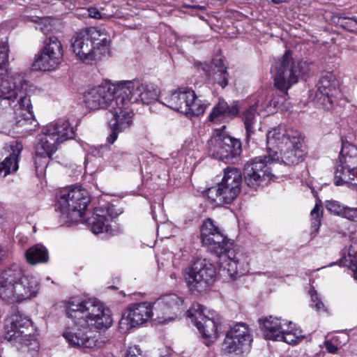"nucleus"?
<instances>
[{
  "mask_svg": "<svg viewBox=\"0 0 357 357\" xmlns=\"http://www.w3.org/2000/svg\"><path fill=\"white\" fill-rule=\"evenodd\" d=\"M228 76L227 71L214 72L213 79L222 88H225L228 84Z\"/></svg>",
  "mask_w": 357,
  "mask_h": 357,
  "instance_id": "37",
  "label": "nucleus"
},
{
  "mask_svg": "<svg viewBox=\"0 0 357 357\" xmlns=\"http://www.w3.org/2000/svg\"><path fill=\"white\" fill-rule=\"evenodd\" d=\"M292 325L291 321H288L280 341H284L289 344H297L304 339L305 335L301 329L295 328Z\"/></svg>",
  "mask_w": 357,
  "mask_h": 357,
  "instance_id": "32",
  "label": "nucleus"
},
{
  "mask_svg": "<svg viewBox=\"0 0 357 357\" xmlns=\"http://www.w3.org/2000/svg\"><path fill=\"white\" fill-rule=\"evenodd\" d=\"M126 153L121 151H117L113 153L109 159V162L111 165L114 167H117L121 165L124 159H125Z\"/></svg>",
  "mask_w": 357,
  "mask_h": 357,
  "instance_id": "40",
  "label": "nucleus"
},
{
  "mask_svg": "<svg viewBox=\"0 0 357 357\" xmlns=\"http://www.w3.org/2000/svg\"><path fill=\"white\" fill-rule=\"evenodd\" d=\"M309 294L310 295L311 307L317 312H326L328 311L327 307L319 298L317 291L312 289L310 290Z\"/></svg>",
  "mask_w": 357,
  "mask_h": 357,
  "instance_id": "35",
  "label": "nucleus"
},
{
  "mask_svg": "<svg viewBox=\"0 0 357 357\" xmlns=\"http://www.w3.org/2000/svg\"><path fill=\"white\" fill-rule=\"evenodd\" d=\"M8 45L0 43V98L13 107L16 128H23L34 121L31 103L27 94L28 84L20 73L8 72Z\"/></svg>",
  "mask_w": 357,
  "mask_h": 357,
  "instance_id": "2",
  "label": "nucleus"
},
{
  "mask_svg": "<svg viewBox=\"0 0 357 357\" xmlns=\"http://www.w3.org/2000/svg\"><path fill=\"white\" fill-rule=\"evenodd\" d=\"M141 355V351L139 348L136 346H132L128 348L126 351V357H139Z\"/></svg>",
  "mask_w": 357,
  "mask_h": 357,
  "instance_id": "46",
  "label": "nucleus"
},
{
  "mask_svg": "<svg viewBox=\"0 0 357 357\" xmlns=\"http://www.w3.org/2000/svg\"><path fill=\"white\" fill-rule=\"evenodd\" d=\"M51 20L47 17L40 18V22L38 24L36 29H40L43 33H46L52 29Z\"/></svg>",
  "mask_w": 357,
  "mask_h": 357,
  "instance_id": "44",
  "label": "nucleus"
},
{
  "mask_svg": "<svg viewBox=\"0 0 357 357\" xmlns=\"http://www.w3.org/2000/svg\"><path fill=\"white\" fill-rule=\"evenodd\" d=\"M344 206L337 201H328L326 204V209L331 213L340 216Z\"/></svg>",
  "mask_w": 357,
  "mask_h": 357,
  "instance_id": "38",
  "label": "nucleus"
},
{
  "mask_svg": "<svg viewBox=\"0 0 357 357\" xmlns=\"http://www.w3.org/2000/svg\"><path fill=\"white\" fill-rule=\"evenodd\" d=\"M273 162L269 151L268 155L256 157L248 161L243 169L246 184L255 190L267 185L273 177L270 167Z\"/></svg>",
  "mask_w": 357,
  "mask_h": 357,
  "instance_id": "15",
  "label": "nucleus"
},
{
  "mask_svg": "<svg viewBox=\"0 0 357 357\" xmlns=\"http://www.w3.org/2000/svg\"><path fill=\"white\" fill-rule=\"evenodd\" d=\"M340 164L335 173V184L340 185L357 179V146L343 143Z\"/></svg>",
  "mask_w": 357,
  "mask_h": 357,
  "instance_id": "18",
  "label": "nucleus"
},
{
  "mask_svg": "<svg viewBox=\"0 0 357 357\" xmlns=\"http://www.w3.org/2000/svg\"><path fill=\"white\" fill-rule=\"evenodd\" d=\"M321 204L320 202H317L310 213L312 227L315 231L318 230L321 225Z\"/></svg>",
  "mask_w": 357,
  "mask_h": 357,
  "instance_id": "36",
  "label": "nucleus"
},
{
  "mask_svg": "<svg viewBox=\"0 0 357 357\" xmlns=\"http://www.w3.org/2000/svg\"><path fill=\"white\" fill-rule=\"evenodd\" d=\"M261 330L267 340L280 341L285 331L288 321L281 318L269 316L259 320Z\"/></svg>",
  "mask_w": 357,
  "mask_h": 357,
  "instance_id": "25",
  "label": "nucleus"
},
{
  "mask_svg": "<svg viewBox=\"0 0 357 357\" xmlns=\"http://www.w3.org/2000/svg\"><path fill=\"white\" fill-rule=\"evenodd\" d=\"M336 81L332 75L322 76L317 84L315 98L317 102L328 107L333 103L332 97L336 91Z\"/></svg>",
  "mask_w": 357,
  "mask_h": 357,
  "instance_id": "26",
  "label": "nucleus"
},
{
  "mask_svg": "<svg viewBox=\"0 0 357 357\" xmlns=\"http://www.w3.org/2000/svg\"><path fill=\"white\" fill-rule=\"evenodd\" d=\"M0 357H1V356L0 355Z\"/></svg>",
  "mask_w": 357,
  "mask_h": 357,
  "instance_id": "52",
  "label": "nucleus"
},
{
  "mask_svg": "<svg viewBox=\"0 0 357 357\" xmlns=\"http://www.w3.org/2000/svg\"><path fill=\"white\" fill-rule=\"evenodd\" d=\"M66 314L74 324L66 328L63 336L74 347H96L98 338L92 329H107L112 324L110 310L96 301L72 298L67 302Z\"/></svg>",
  "mask_w": 357,
  "mask_h": 357,
  "instance_id": "1",
  "label": "nucleus"
},
{
  "mask_svg": "<svg viewBox=\"0 0 357 357\" xmlns=\"http://www.w3.org/2000/svg\"><path fill=\"white\" fill-rule=\"evenodd\" d=\"M25 257L27 262L31 265L47 262L49 258L47 250L41 245H36L29 248Z\"/></svg>",
  "mask_w": 357,
  "mask_h": 357,
  "instance_id": "30",
  "label": "nucleus"
},
{
  "mask_svg": "<svg viewBox=\"0 0 357 357\" xmlns=\"http://www.w3.org/2000/svg\"><path fill=\"white\" fill-rule=\"evenodd\" d=\"M73 137V128L67 120L60 119L47 125L39 135L35 146L36 169L46 168L59 145Z\"/></svg>",
  "mask_w": 357,
  "mask_h": 357,
  "instance_id": "8",
  "label": "nucleus"
},
{
  "mask_svg": "<svg viewBox=\"0 0 357 357\" xmlns=\"http://www.w3.org/2000/svg\"><path fill=\"white\" fill-rule=\"evenodd\" d=\"M111 39L102 29L89 27L76 33L71 40V47L77 59L91 64L110 54Z\"/></svg>",
  "mask_w": 357,
  "mask_h": 357,
  "instance_id": "5",
  "label": "nucleus"
},
{
  "mask_svg": "<svg viewBox=\"0 0 357 357\" xmlns=\"http://www.w3.org/2000/svg\"><path fill=\"white\" fill-rule=\"evenodd\" d=\"M207 147L210 155L221 160L229 161L241 152V142L220 130H215L208 141Z\"/></svg>",
  "mask_w": 357,
  "mask_h": 357,
  "instance_id": "16",
  "label": "nucleus"
},
{
  "mask_svg": "<svg viewBox=\"0 0 357 357\" xmlns=\"http://www.w3.org/2000/svg\"><path fill=\"white\" fill-rule=\"evenodd\" d=\"M39 289L36 278L25 275L14 265L0 274V297L9 303H20L35 297Z\"/></svg>",
  "mask_w": 357,
  "mask_h": 357,
  "instance_id": "6",
  "label": "nucleus"
},
{
  "mask_svg": "<svg viewBox=\"0 0 357 357\" xmlns=\"http://www.w3.org/2000/svg\"><path fill=\"white\" fill-rule=\"evenodd\" d=\"M239 110L236 102L229 105L225 100L220 99L214 106L208 119L211 122L220 123L227 119H234L238 114Z\"/></svg>",
  "mask_w": 357,
  "mask_h": 357,
  "instance_id": "27",
  "label": "nucleus"
},
{
  "mask_svg": "<svg viewBox=\"0 0 357 357\" xmlns=\"http://www.w3.org/2000/svg\"><path fill=\"white\" fill-rule=\"evenodd\" d=\"M201 239L203 245L219 258L233 250L232 242L220 231L211 218L202 225Z\"/></svg>",
  "mask_w": 357,
  "mask_h": 357,
  "instance_id": "17",
  "label": "nucleus"
},
{
  "mask_svg": "<svg viewBox=\"0 0 357 357\" xmlns=\"http://www.w3.org/2000/svg\"><path fill=\"white\" fill-rule=\"evenodd\" d=\"M270 100V96L268 97H264L261 96L253 105H255V107L256 109L260 112H264V114L268 115L266 112V110L263 108L266 107V104L268 103V101Z\"/></svg>",
  "mask_w": 357,
  "mask_h": 357,
  "instance_id": "45",
  "label": "nucleus"
},
{
  "mask_svg": "<svg viewBox=\"0 0 357 357\" xmlns=\"http://www.w3.org/2000/svg\"><path fill=\"white\" fill-rule=\"evenodd\" d=\"M220 275L229 279H236L248 271L247 257L234 250L220 258Z\"/></svg>",
  "mask_w": 357,
  "mask_h": 357,
  "instance_id": "22",
  "label": "nucleus"
},
{
  "mask_svg": "<svg viewBox=\"0 0 357 357\" xmlns=\"http://www.w3.org/2000/svg\"><path fill=\"white\" fill-rule=\"evenodd\" d=\"M242 176L241 172L236 168H227L225 170L223 178L218 185L222 193L224 204H231L241 191Z\"/></svg>",
  "mask_w": 357,
  "mask_h": 357,
  "instance_id": "23",
  "label": "nucleus"
},
{
  "mask_svg": "<svg viewBox=\"0 0 357 357\" xmlns=\"http://www.w3.org/2000/svg\"><path fill=\"white\" fill-rule=\"evenodd\" d=\"M119 83L117 84H105L88 89L84 96L86 107L96 110L106 109L108 110L107 119L109 121L110 134L107 142L113 144L120 132L128 128L132 123L133 113L127 107L123 108L121 104L122 96L119 94Z\"/></svg>",
  "mask_w": 357,
  "mask_h": 357,
  "instance_id": "3",
  "label": "nucleus"
},
{
  "mask_svg": "<svg viewBox=\"0 0 357 357\" xmlns=\"http://www.w3.org/2000/svg\"><path fill=\"white\" fill-rule=\"evenodd\" d=\"M349 22L351 24L354 23L355 24H357V20L354 18H350Z\"/></svg>",
  "mask_w": 357,
  "mask_h": 357,
  "instance_id": "50",
  "label": "nucleus"
},
{
  "mask_svg": "<svg viewBox=\"0 0 357 357\" xmlns=\"http://www.w3.org/2000/svg\"><path fill=\"white\" fill-rule=\"evenodd\" d=\"M266 142L274 161L291 165L303 160L305 150L303 137L298 130L280 125L267 133Z\"/></svg>",
  "mask_w": 357,
  "mask_h": 357,
  "instance_id": "4",
  "label": "nucleus"
},
{
  "mask_svg": "<svg viewBox=\"0 0 357 357\" xmlns=\"http://www.w3.org/2000/svg\"><path fill=\"white\" fill-rule=\"evenodd\" d=\"M341 217L348 219L351 221H357V208H350L344 206V210L340 215Z\"/></svg>",
  "mask_w": 357,
  "mask_h": 357,
  "instance_id": "41",
  "label": "nucleus"
},
{
  "mask_svg": "<svg viewBox=\"0 0 357 357\" xmlns=\"http://www.w3.org/2000/svg\"><path fill=\"white\" fill-rule=\"evenodd\" d=\"M259 114V112L256 109L255 105L250 106L242 114V119L245 125L248 139H250L251 135L254 134L256 130Z\"/></svg>",
  "mask_w": 357,
  "mask_h": 357,
  "instance_id": "29",
  "label": "nucleus"
},
{
  "mask_svg": "<svg viewBox=\"0 0 357 357\" xmlns=\"http://www.w3.org/2000/svg\"><path fill=\"white\" fill-rule=\"evenodd\" d=\"M340 265L347 266L349 268L351 266H357V238H354L351 241V244L347 250V255H344L340 259Z\"/></svg>",
  "mask_w": 357,
  "mask_h": 357,
  "instance_id": "34",
  "label": "nucleus"
},
{
  "mask_svg": "<svg viewBox=\"0 0 357 357\" xmlns=\"http://www.w3.org/2000/svg\"><path fill=\"white\" fill-rule=\"evenodd\" d=\"M185 281L189 289L194 293L208 290L216 278L214 265L206 259L195 261L185 272Z\"/></svg>",
  "mask_w": 357,
  "mask_h": 357,
  "instance_id": "12",
  "label": "nucleus"
},
{
  "mask_svg": "<svg viewBox=\"0 0 357 357\" xmlns=\"http://www.w3.org/2000/svg\"><path fill=\"white\" fill-rule=\"evenodd\" d=\"M154 317L152 305L149 302H141L130 305L123 313L119 321V328L123 333L132 328L141 326Z\"/></svg>",
  "mask_w": 357,
  "mask_h": 357,
  "instance_id": "20",
  "label": "nucleus"
},
{
  "mask_svg": "<svg viewBox=\"0 0 357 357\" xmlns=\"http://www.w3.org/2000/svg\"><path fill=\"white\" fill-rule=\"evenodd\" d=\"M324 344L326 350L331 354H336L339 349L338 347L332 340H326Z\"/></svg>",
  "mask_w": 357,
  "mask_h": 357,
  "instance_id": "47",
  "label": "nucleus"
},
{
  "mask_svg": "<svg viewBox=\"0 0 357 357\" xmlns=\"http://www.w3.org/2000/svg\"><path fill=\"white\" fill-rule=\"evenodd\" d=\"M86 12L87 13V15L92 18L95 19H103L108 17L110 16V14H107L105 13H103L100 10H99L97 8H89L86 10Z\"/></svg>",
  "mask_w": 357,
  "mask_h": 357,
  "instance_id": "42",
  "label": "nucleus"
},
{
  "mask_svg": "<svg viewBox=\"0 0 357 357\" xmlns=\"http://www.w3.org/2000/svg\"><path fill=\"white\" fill-rule=\"evenodd\" d=\"M11 153L3 161L0 162V176H6L9 174L15 172L18 169V158L22 151V145L14 142L10 145Z\"/></svg>",
  "mask_w": 357,
  "mask_h": 357,
  "instance_id": "28",
  "label": "nucleus"
},
{
  "mask_svg": "<svg viewBox=\"0 0 357 357\" xmlns=\"http://www.w3.org/2000/svg\"><path fill=\"white\" fill-rule=\"evenodd\" d=\"M2 9H3V6H2V5L0 4V11L2 10Z\"/></svg>",
  "mask_w": 357,
  "mask_h": 357,
  "instance_id": "51",
  "label": "nucleus"
},
{
  "mask_svg": "<svg viewBox=\"0 0 357 357\" xmlns=\"http://www.w3.org/2000/svg\"><path fill=\"white\" fill-rule=\"evenodd\" d=\"M88 192L79 187L65 188L57 195V210L64 222H78L84 216L89 203Z\"/></svg>",
  "mask_w": 357,
  "mask_h": 357,
  "instance_id": "10",
  "label": "nucleus"
},
{
  "mask_svg": "<svg viewBox=\"0 0 357 357\" xmlns=\"http://www.w3.org/2000/svg\"><path fill=\"white\" fill-rule=\"evenodd\" d=\"M119 94L123 108H128L130 103L149 104L157 100L158 91L152 84L140 83L139 81H124L119 83Z\"/></svg>",
  "mask_w": 357,
  "mask_h": 357,
  "instance_id": "14",
  "label": "nucleus"
},
{
  "mask_svg": "<svg viewBox=\"0 0 357 357\" xmlns=\"http://www.w3.org/2000/svg\"><path fill=\"white\" fill-rule=\"evenodd\" d=\"M117 215L114 206L97 207L94 209L93 215L87 220V224L94 234L107 232L110 229V222Z\"/></svg>",
  "mask_w": 357,
  "mask_h": 357,
  "instance_id": "24",
  "label": "nucleus"
},
{
  "mask_svg": "<svg viewBox=\"0 0 357 357\" xmlns=\"http://www.w3.org/2000/svg\"><path fill=\"white\" fill-rule=\"evenodd\" d=\"M183 300L175 294H166L158 298L152 305L155 319L160 323L174 319L180 311Z\"/></svg>",
  "mask_w": 357,
  "mask_h": 357,
  "instance_id": "21",
  "label": "nucleus"
},
{
  "mask_svg": "<svg viewBox=\"0 0 357 357\" xmlns=\"http://www.w3.org/2000/svg\"><path fill=\"white\" fill-rule=\"evenodd\" d=\"M248 347V346L240 342L239 340H236L234 336L227 333L221 349L225 354H229L237 351H243V349H247Z\"/></svg>",
  "mask_w": 357,
  "mask_h": 357,
  "instance_id": "33",
  "label": "nucleus"
},
{
  "mask_svg": "<svg viewBox=\"0 0 357 357\" xmlns=\"http://www.w3.org/2000/svg\"><path fill=\"white\" fill-rule=\"evenodd\" d=\"M188 317L195 322L207 346L218 338L220 321L214 311L206 310L199 303H194L188 311Z\"/></svg>",
  "mask_w": 357,
  "mask_h": 357,
  "instance_id": "13",
  "label": "nucleus"
},
{
  "mask_svg": "<svg viewBox=\"0 0 357 357\" xmlns=\"http://www.w3.org/2000/svg\"><path fill=\"white\" fill-rule=\"evenodd\" d=\"M63 56V50L61 41L55 36L50 37L36 57L33 67L36 70H55L62 62Z\"/></svg>",
  "mask_w": 357,
  "mask_h": 357,
  "instance_id": "19",
  "label": "nucleus"
},
{
  "mask_svg": "<svg viewBox=\"0 0 357 357\" xmlns=\"http://www.w3.org/2000/svg\"><path fill=\"white\" fill-rule=\"evenodd\" d=\"M186 8H189L190 11H188L190 14H195L197 10H201L204 8V6H185Z\"/></svg>",
  "mask_w": 357,
  "mask_h": 357,
  "instance_id": "48",
  "label": "nucleus"
},
{
  "mask_svg": "<svg viewBox=\"0 0 357 357\" xmlns=\"http://www.w3.org/2000/svg\"><path fill=\"white\" fill-rule=\"evenodd\" d=\"M206 195L212 202L219 201L220 202L222 203V193H220V189L218 185L217 186L210 188L207 190Z\"/></svg>",
  "mask_w": 357,
  "mask_h": 357,
  "instance_id": "39",
  "label": "nucleus"
},
{
  "mask_svg": "<svg viewBox=\"0 0 357 357\" xmlns=\"http://www.w3.org/2000/svg\"><path fill=\"white\" fill-rule=\"evenodd\" d=\"M212 65L214 67V72L219 71H227V68L225 67L222 57L221 55H216L212 60Z\"/></svg>",
  "mask_w": 357,
  "mask_h": 357,
  "instance_id": "43",
  "label": "nucleus"
},
{
  "mask_svg": "<svg viewBox=\"0 0 357 357\" xmlns=\"http://www.w3.org/2000/svg\"><path fill=\"white\" fill-rule=\"evenodd\" d=\"M307 63L299 61L294 62L292 60V54L290 51H286L282 57L276 61L271 70L274 79L275 86L287 96V90L291 86L298 82V78L301 75L307 74L305 69ZM284 97L279 96H270V100L266 107H263L267 114L274 112V109L282 102Z\"/></svg>",
  "mask_w": 357,
  "mask_h": 357,
  "instance_id": "7",
  "label": "nucleus"
},
{
  "mask_svg": "<svg viewBox=\"0 0 357 357\" xmlns=\"http://www.w3.org/2000/svg\"><path fill=\"white\" fill-rule=\"evenodd\" d=\"M227 333L234 336L236 340H239L240 342H243L248 347L252 342L250 330L244 324L239 323L234 325L227 331Z\"/></svg>",
  "mask_w": 357,
  "mask_h": 357,
  "instance_id": "31",
  "label": "nucleus"
},
{
  "mask_svg": "<svg viewBox=\"0 0 357 357\" xmlns=\"http://www.w3.org/2000/svg\"><path fill=\"white\" fill-rule=\"evenodd\" d=\"M353 273H354V279L355 280H357V266L356 267H354V266H351V268H350Z\"/></svg>",
  "mask_w": 357,
  "mask_h": 357,
  "instance_id": "49",
  "label": "nucleus"
},
{
  "mask_svg": "<svg viewBox=\"0 0 357 357\" xmlns=\"http://www.w3.org/2000/svg\"><path fill=\"white\" fill-rule=\"evenodd\" d=\"M160 102L164 105L187 116L204 114L206 105L197 97L189 87H181L160 96Z\"/></svg>",
  "mask_w": 357,
  "mask_h": 357,
  "instance_id": "11",
  "label": "nucleus"
},
{
  "mask_svg": "<svg viewBox=\"0 0 357 357\" xmlns=\"http://www.w3.org/2000/svg\"><path fill=\"white\" fill-rule=\"evenodd\" d=\"M35 329L31 321L19 314H11L6 320L4 337L25 357H33L39 349V343L34 335Z\"/></svg>",
  "mask_w": 357,
  "mask_h": 357,
  "instance_id": "9",
  "label": "nucleus"
}]
</instances>
